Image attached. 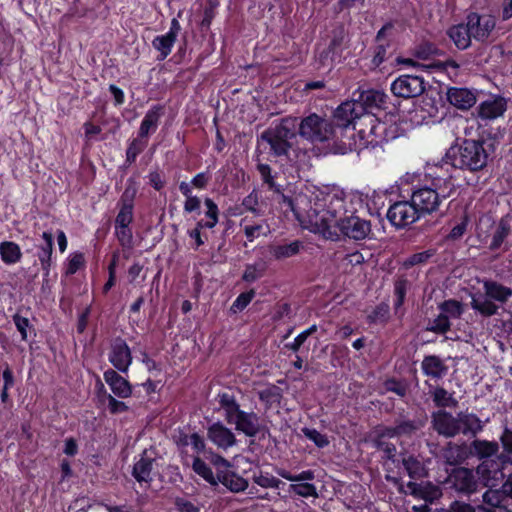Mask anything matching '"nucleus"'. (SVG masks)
<instances>
[{
  "label": "nucleus",
  "instance_id": "32",
  "mask_svg": "<svg viewBox=\"0 0 512 512\" xmlns=\"http://www.w3.org/2000/svg\"><path fill=\"white\" fill-rule=\"evenodd\" d=\"M499 452V444L496 441L474 439L470 444V453L479 460L489 461L492 456Z\"/></svg>",
  "mask_w": 512,
  "mask_h": 512
},
{
  "label": "nucleus",
  "instance_id": "44",
  "mask_svg": "<svg viewBox=\"0 0 512 512\" xmlns=\"http://www.w3.org/2000/svg\"><path fill=\"white\" fill-rule=\"evenodd\" d=\"M266 269V263L262 260L246 264L242 280L246 283H254L265 275Z\"/></svg>",
  "mask_w": 512,
  "mask_h": 512
},
{
  "label": "nucleus",
  "instance_id": "58",
  "mask_svg": "<svg viewBox=\"0 0 512 512\" xmlns=\"http://www.w3.org/2000/svg\"><path fill=\"white\" fill-rule=\"evenodd\" d=\"M302 432L304 436L312 441L318 448H325L329 445V439L327 435L322 434L315 428L304 427Z\"/></svg>",
  "mask_w": 512,
  "mask_h": 512
},
{
  "label": "nucleus",
  "instance_id": "18",
  "mask_svg": "<svg viewBox=\"0 0 512 512\" xmlns=\"http://www.w3.org/2000/svg\"><path fill=\"white\" fill-rule=\"evenodd\" d=\"M354 101L358 105L362 118L364 115L376 116L377 112L385 109L387 95L376 89L363 90Z\"/></svg>",
  "mask_w": 512,
  "mask_h": 512
},
{
  "label": "nucleus",
  "instance_id": "27",
  "mask_svg": "<svg viewBox=\"0 0 512 512\" xmlns=\"http://www.w3.org/2000/svg\"><path fill=\"white\" fill-rule=\"evenodd\" d=\"M42 239L44 240V244L37 247V257L41 265L43 276L47 278L50 275L53 265L54 237L50 231H44L42 233Z\"/></svg>",
  "mask_w": 512,
  "mask_h": 512
},
{
  "label": "nucleus",
  "instance_id": "6",
  "mask_svg": "<svg viewBox=\"0 0 512 512\" xmlns=\"http://www.w3.org/2000/svg\"><path fill=\"white\" fill-rule=\"evenodd\" d=\"M484 293L472 295L470 307L479 315L485 318L498 314L500 306L505 304L512 297V288L492 280L484 279L482 281Z\"/></svg>",
  "mask_w": 512,
  "mask_h": 512
},
{
  "label": "nucleus",
  "instance_id": "64",
  "mask_svg": "<svg viewBox=\"0 0 512 512\" xmlns=\"http://www.w3.org/2000/svg\"><path fill=\"white\" fill-rule=\"evenodd\" d=\"M389 314V307L387 304L381 303L377 305L373 311L367 316V321L370 324L377 323L379 321L384 322L387 320Z\"/></svg>",
  "mask_w": 512,
  "mask_h": 512
},
{
  "label": "nucleus",
  "instance_id": "37",
  "mask_svg": "<svg viewBox=\"0 0 512 512\" xmlns=\"http://www.w3.org/2000/svg\"><path fill=\"white\" fill-rule=\"evenodd\" d=\"M20 246L13 241H3L0 243V258L6 265L18 263L22 258Z\"/></svg>",
  "mask_w": 512,
  "mask_h": 512
},
{
  "label": "nucleus",
  "instance_id": "22",
  "mask_svg": "<svg viewBox=\"0 0 512 512\" xmlns=\"http://www.w3.org/2000/svg\"><path fill=\"white\" fill-rule=\"evenodd\" d=\"M447 101L459 110H469L477 101L476 93L466 87H449L446 92Z\"/></svg>",
  "mask_w": 512,
  "mask_h": 512
},
{
  "label": "nucleus",
  "instance_id": "61",
  "mask_svg": "<svg viewBox=\"0 0 512 512\" xmlns=\"http://www.w3.org/2000/svg\"><path fill=\"white\" fill-rule=\"evenodd\" d=\"M469 224V218L467 214H464L460 222H458L447 234L446 240L457 241L460 240L466 233Z\"/></svg>",
  "mask_w": 512,
  "mask_h": 512
},
{
  "label": "nucleus",
  "instance_id": "20",
  "mask_svg": "<svg viewBox=\"0 0 512 512\" xmlns=\"http://www.w3.org/2000/svg\"><path fill=\"white\" fill-rule=\"evenodd\" d=\"M214 464L217 466L221 465L225 468L224 470H217V479L218 482L224 485L227 489L238 493L244 491L248 487V481L245 478L228 469L230 467V463L224 457L217 455Z\"/></svg>",
  "mask_w": 512,
  "mask_h": 512
},
{
  "label": "nucleus",
  "instance_id": "11",
  "mask_svg": "<svg viewBox=\"0 0 512 512\" xmlns=\"http://www.w3.org/2000/svg\"><path fill=\"white\" fill-rule=\"evenodd\" d=\"M497 461H482V463L477 467V473L480 475L481 479L484 481L485 486L493 488L499 485V482H502L505 478V474L503 472L505 465H512V453L502 452L501 454H497Z\"/></svg>",
  "mask_w": 512,
  "mask_h": 512
},
{
  "label": "nucleus",
  "instance_id": "47",
  "mask_svg": "<svg viewBox=\"0 0 512 512\" xmlns=\"http://www.w3.org/2000/svg\"><path fill=\"white\" fill-rule=\"evenodd\" d=\"M204 205L206 207L205 210V227L206 229H213L219 222L220 210L216 202L210 198L205 197Z\"/></svg>",
  "mask_w": 512,
  "mask_h": 512
},
{
  "label": "nucleus",
  "instance_id": "2",
  "mask_svg": "<svg viewBox=\"0 0 512 512\" xmlns=\"http://www.w3.org/2000/svg\"><path fill=\"white\" fill-rule=\"evenodd\" d=\"M497 148L496 140L484 135L477 139L456 138L446 150L442 163L463 172L464 180L470 187L484 184L490 173V163L494 160Z\"/></svg>",
  "mask_w": 512,
  "mask_h": 512
},
{
  "label": "nucleus",
  "instance_id": "36",
  "mask_svg": "<svg viewBox=\"0 0 512 512\" xmlns=\"http://www.w3.org/2000/svg\"><path fill=\"white\" fill-rule=\"evenodd\" d=\"M99 390H98V399L100 403L108 402V410L110 414L116 415L120 413L127 412L129 410L128 405L120 400H117L111 394H109L103 383L99 382Z\"/></svg>",
  "mask_w": 512,
  "mask_h": 512
},
{
  "label": "nucleus",
  "instance_id": "48",
  "mask_svg": "<svg viewBox=\"0 0 512 512\" xmlns=\"http://www.w3.org/2000/svg\"><path fill=\"white\" fill-rule=\"evenodd\" d=\"M248 221L247 217H244L240 225L243 226V231L246 239L249 242H253L255 239L260 237L261 235L266 236L269 232L268 226L262 223L260 224H245Z\"/></svg>",
  "mask_w": 512,
  "mask_h": 512
},
{
  "label": "nucleus",
  "instance_id": "16",
  "mask_svg": "<svg viewBox=\"0 0 512 512\" xmlns=\"http://www.w3.org/2000/svg\"><path fill=\"white\" fill-rule=\"evenodd\" d=\"M465 23L469 28L471 37L480 43L486 42L496 27L494 16L480 15L477 12L468 13Z\"/></svg>",
  "mask_w": 512,
  "mask_h": 512
},
{
  "label": "nucleus",
  "instance_id": "49",
  "mask_svg": "<svg viewBox=\"0 0 512 512\" xmlns=\"http://www.w3.org/2000/svg\"><path fill=\"white\" fill-rule=\"evenodd\" d=\"M391 47L390 41L386 43H376V46L373 48V56L371 59L372 68H379L388 58L391 53L389 49Z\"/></svg>",
  "mask_w": 512,
  "mask_h": 512
},
{
  "label": "nucleus",
  "instance_id": "46",
  "mask_svg": "<svg viewBox=\"0 0 512 512\" xmlns=\"http://www.w3.org/2000/svg\"><path fill=\"white\" fill-rule=\"evenodd\" d=\"M192 469L210 485L215 486L218 484V479L214 476L212 469L199 456L193 459Z\"/></svg>",
  "mask_w": 512,
  "mask_h": 512
},
{
  "label": "nucleus",
  "instance_id": "25",
  "mask_svg": "<svg viewBox=\"0 0 512 512\" xmlns=\"http://www.w3.org/2000/svg\"><path fill=\"white\" fill-rule=\"evenodd\" d=\"M165 114V107L161 104L152 105L149 110L145 113L137 134L140 135L141 138H146L149 140L151 134L156 132L160 119Z\"/></svg>",
  "mask_w": 512,
  "mask_h": 512
},
{
  "label": "nucleus",
  "instance_id": "54",
  "mask_svg": "<svg viewBox=\"0 0 512 512\" xmlns=\"http://www.w3.org/2000/svg\"><path fill=\"white\" fill-rule=\"evenodd\" d=\"M442 314L448 315L449 319H457L463 313L462 303L455 299H448L438 305Z\"/></svg>",
  "mask_w": 512,
  "mask_h": 512
},
{
  "label": "nucleus",
  "instance_id": "9",
  "mask_svg": "<svg viewBox=\"0 0 512 512\" xmlns=\"http://www.w3.org/2000/svg\"><path fill=\"white\" fill-rule=\"evenodd\" d=\"M256 169L260 175L263 186H266L269 191H272L276 194H281L282 201L281 203L289 210L293 212L295 217L298 220H301L304 217V211L300 209L299 202L304 201V197L297 196L291 197L283 194V187L275 181L277 173L274 172L270 165L265 163H258L256 165Z\"/></svg>",
  "mask_w": 512,
  "mask_h": 512
},
{
  "label": "nucleus",
  "instance_id": "33",
  "mask_svg": "<svg viewBox=\"0 0 512 512\" xmlns=\"http://www.w3.org/2000/svg\"><path fill=\"white\" fill-rule=\"evenodd\" d=\"M304 249V243L294 240L289 243L275 244L270 247L272 257L277 260H285L298 255Z\"/></svg>",
  "mask_w": 512,
  "mask_h": 512
},
{
  "label": "nucleus",
  "instance_id": "45",
  "mask_svg": "<svg viewBox=\"0 0 512 512\" xmlns=\"http://www.w3.org/2000/svg\"><path fill=\"white\" fill-rule=\"evenodd\" d=\"M288 493L293 496H299L303 498H317L318 491L317 487L309 482L297 483L293 482L288 486Z\"/></svg>",
  "mask_w": 512,
  "mask_h": 512
},
{
  "label": "nucleus",
  "instance_id": "1",
  "mask_svg": "<svg viewBox=\"0 0 512 512\" xmlns=\"http://www.w3.org/2000/svg\"><path fill=\"white\" fill-rule=\"evenodd\" d=\"M365 211L361 195L343 189L318 190L306 216L312 226L331 240L342 236L356 243L373 238L372 224L362 217Z\"/></svg>",
  "mask_w": 512,
  "mask_h": 512
},
{
  "label": "nucleus",
  "instance_id": "31",
  "mask_svg": "<svg viewBox=\"0 0 512 512\" xmlns=\"http://www.w3.org/2000/svg\"><path fill=\"white\" fill-rule=\"evenodd\" d=\"M422 373L433 379H441L448 372V366L437 355L424 356L421 363Z\"/></svg>",
  "mask_w": 512,
  "mask_h": 512
},
{
  "label": "nucleus",
  "instance_id": "4",
  "mask_svg": "<svg viewBox=\"0 0 512 512\" xmlns=\"http://www.w3.org/2000/svg\"><path fill=\"white\" fill-rule=\"evenodd\" d=\"M215 400L219 405L218 410L223 411L226 422L235 425V430L239 433L254 438L267 431L261 416L254 411L242 410L233 393L219 392Z\"/></svg>",
  "mask_w": 512,
  "mask_h": 512
},
{
  "label": "nucleus",
  "instance_id": "28",
  "mask_svg": "<svg viewBox=\"0 0 512 512\" xmlns=\"http://www.w3.org/2000/svg\"><path fill=\"white\" fill-rule=\"evenodd\" d=\"M406 487L414 498L421 499L426 502L432 503L434 500H437L441 497L442 492L438 486L434 485L432 482H421L417 483L414 481H409L406 484Z\"/></svg>",
  "mask_w": 512,
  "mask_h": 512
},
{
  "label": "nucleus",
  "instance_id": "8",
  "mask_svg": "<svg viewBox=\"0 0 512 512\" xmlns=\"http://www.w3.org/2000/svg\"><path fill=\"white\" fill-rule=\"evenodd\" d=\"M299 135L310 142H330L335 152L336 134L333 123L316 113H310L301 119L299 123Z\"/></svg>",
  "mask_w": 512,
  "mask_h": 512
},
{
  "label": "nucleus",
  "instance_id": "41",
  "mask_svg": "<svg viewBox=\"0 0 512 512\" xmlns=\"http://www.w3.org/2000/svg\"><path fill=\"white\" fill-rule=\"evenodd\" d=\"M510 233L511 227L509 222L501 218L495 228V231L493 232L490 244L488 246L489 250L493 252L499 250Z\"/></svg>",
  "mask_w": 512,
  "mask_h": 512
},
{
  "label": "nucleus",
  "instance_id": "7",
  "mask_svg": "<svg viewBox=\"0 0 512 512\" xmlns=\"http://www.w3.org/2000/svg\"><path fill=\"white\" fill-rule=\"evenodd\" d=\"M361 120L362 122H358L359 127L355 130V148L352 149V152L383 148V145L388 142L384 135L386 124L380 122L374 115H364Z\"/></svg>",
  "mask_w": 512,
  "mask_h": 512
},
{
  "label": "nucleus",
  "instance_id": "52",
  "mask_svg": "<svg viewBox=\"0 0 512 512\" xmlns=\"http://www.w3.org/2000/svg\"><path fill=\"white\" fill-rule=\"evenodd\" d=\"M450 329L451 322L448 315L440 313L433 320H429L425 330L436 334H446Z\"/></svg>",
  "mask_w": 512,
  "mask_h": 512
},
{
  "label": "nucleus",
  "instance_id": "38",
  "mask_svg": "<svg viewBox=\"0 0 512 512\" xmlns=\"http://www.w3.org/2000/svg\"><path fill=\"white\" fill-rule=\"evenodd\" d=\"M176 39L168 34L157 35L152 40V47L158 52L157 61H164L172 52Z\"/></svg>",
  "mask_w": 512,
  "mask_h": 512
},
{
  "label": "nucleus",
  "instance_id": "13",
  "mask_svg": "<svg viewBox=\"0 0 512 512\" xmlns=\"http://www.w3.org/2000/svg\"><path fill=\"white\" fill-rule=\"evenodd\" d=\"M137 194V188L132 178L128 179L125 190L117 202L118 212L114 219V226H131L134 221V201Z\"/></svg>",
  "mask_w": 512,
  "mask_h": 512
},
{
  "label": "nucleus",
  "instance_id": "17",
  "mask_svg": "<svg viewBox=\"0 0 512 512\" xmlns=\"http://www.w3.org/2000/svg\"><path fill=\"white\" fill-rule=\"evenodd\" d=\"M108 360L121 373H127L132 364L133 356L126 340L120 336L112 339Z\"/></svg>",
  "mask_w": 512,
  "mask_h": 512
},
{
  "label": "nucleus",
  "instance_id": "21",
  "mask_svg": "<svg viewBox=\"0 0 512 512\" xmlns=\"http://www.w3.org/2000/svg\"><path fill=\"white\" fill-rule=\"evenodd\" d=\"M207 438L218 448L227 450L237 442L235 434L222 422L217 421L207 428Z\"/></svg>",
  "mask_w": 512,
  "mask_h": 512
},
{
  "label": "nucleus",
  "instance_id": "40",
  "mask_svg": "<svg viewBox=\"0 0 512 512\" xmlns=\"http://www.w3.org/2000/svg\"><path fill=\"white\" fill-rule=\"evenodd\" d=\"M436 254V248H429L421 252L413 253L403 260L402 268L409 270L415 266L427 265L436 256Z\"/></svg>",
  "mask_w": 512,
  "mask_h": 512
},
{
  "label": "nucleus",
  "instance_id": "23",
  "mask_svg": "<svg viewBox=\"0 0 512 512\" xmlns=\"http://www.w3.org/2000/svg\"><path fill=\"white\" fill-rule=\"evenodd\" d=\"M426 423L425 418L410 419L407 417L405 410L394 419V426L397 434V438H411L420 431Z\"/></svg>",
  "mask_w": 512,
  "mask_h": 512
},
{
  "label": "nucleus",
  "instance_id": "29",
  "mask_svg": "<svg viewBox=\"0 0 512 512\" xmlns=\"http://www.w3.org/2000/svg\"><path fill=\"white\" fill-rule=\"evenodd\" d=\"M458 426L460 428V434L468 437H476L479 433L484 430L485 422H483L476 414L470 412H459L457 413Z\"/></svg>",
  "mask_w": 512,
  "mask_h": 512
},
{
  "label": "nucleus",
  "instance_id": "19",
  "mask_svg": "<svg viewBox=\"0 0 512 512\" xmlns=\"http://www.w3.org/2000/svg\"><path fill=\"white\" fill-rule=\"evenodd\" d=\"M458 417L445 409H439L431 414L432 429L444 438H454L460 434Z\"/></svg>",
  "mask_w": 512,
  "mask_h": 512
},
{
  "label": "nucleus",
  "instance_id": "5",
  "mask_svg": "<svg viewBox=\"0 0 512 512\" xmlns=\"http://www.w3.org/2000/svg\"><path fill=\"white\" fill-rule=\"evenodd\" d=\"M362 116L354 99L342 102L333 112L330 122L336 134L335 153L347 154L355 148V130Z\"/></svg>",
  "mask_w": 512,
  "mask_h": 512
},
{
  "label": "nucleus",
  "instance_id": "30",
  "mask_svg": "<svg viewBox=\"0 0 512 512\" xmlns=\"http://www.w3.org/2000/svg\"><path fill=\"white\" fill-rule=\"evenodd\" d=\"M154 462L155 459L148 457L146 450L139 455V459L135 461L132 469V476L139 484H151Z\"/></svg>",
  "mask_w": 512,
  "mask_h": 512
},
{
  "label": "nucleus",
  "instance_id": "55",
  "mask_svg": "<svg viewBox=\"0 0 512 512\" xmlns=\"http://www.w3.org/2000/svg\"><path fill=\"white\" fill-rule=\"evenodd\" d=\"M86 264L84 254L82 252H74L67 259L65 267V275L72 276L76 274Z\"/></svg>",
  "mask_w": 512,
  "mask_h": 512
},
{
  "label": "nucleus",
  "instance_id": "3",
  "mask_svg": "<svg viewBox=\"0 0 512 512\" xmlns=\"http://www.w3.org/2000/svg\"><path fill=\"white\" fill-rule=\"evenodd\" d=\"M456 191L451 169L437 163L426 168L423 183L413 186L410 199L422 217L436 212Z\"/></svg>",
  "mask_w": 512,
  "mask_h": 512
},
{
  "label": "nucleus",
  "instance_id": "43",
  "mask_svg": "<svg viewBox=\"0 0 512 512\" xmlns=\"http://www.w3.org/2000/svg\"><path fill=\"white\" fill-rule=\"evenodd\" d=\"M432 399L436 407L440 409L444 408H455L458 404L456 398H454L453 394L448 393V391L443 387H436L432 392Z\"/></svg>",
  "mask_w": 512,
  "mask_h": 512
},
{
  "label": "nucleus",
  "instance_id": "10",
  "mask_svg": "<svg viewBox=\"0 0 512 512\" xmlns=\"http://www.w3.org/2000/svg\"><path fill=\"white\" fill-rule=\"evenodd\" d=\"M387 220L396 229H405L418 221L422 216L412 200L396 201L390 205L386 213Z\"/></svg>",
  "mask_w": 512,
  "mask_h": 512
},
{
  "label": "nucleus",
  "instance_id": "26",
  "mask_svg": "<svg viewBox=\"0 0 512 512\" xmlns=\"http://www.w3.org/2000/svg\"><path fill=\"white\" fill-rule=\"evenodd\" d=\"M103 378L115 396L124 399L132 395L130 382L122 377L116 370L111 368L107 369L103 373Z\"/></svg>",
  "mask_w": 512,
  "mask_h": 512
},
{
  "label": "nucleus",
  "instance_id": "39",
  "mask_svg": "<svg viewBox=\"0 0 512 512\" xmlns=\"http://www.w3.org/2000/svg\"><path fill=\"white\" fill-rule=\"evenodd\" d=\"M148 139L141 138L139 134L128 142L126 149L124 166L128 167L134 164L137 157L146 149L148 145Z\"/></svg>",
  "mask_w": 512,
  "mask_h": 512
},
{
  "label": "nucleus",
  "instance_id": "63",
  "mask_svg": "<svg viewBox=\"0 0 512 512\" xmlns=\"http://www.w3.org/2000/svg\"><path fill=\"white\" fill-rule=\"evenodd\" d=\"M13 322L21 335L22 341H27L28 339V329L34 331V327L30 324V321L27 317L21 316L19 313H16L12 317Z\"/></svg>",
  "mask_w": 512,
  "mask_h": 512
},
{
  "label": "nucleus",
  "instance_id": "51",
  "mask_svg": "<svg viewBox=\"0 0 512 512\" xmlns=\"http://www.w3.org/2000/svg\"><path fill=\"white\" fill-rule=\"evenodd\" d=\"M256 295L255 289L251 288L247 291L240 293L237 298L233 301L230 312L232 314H238L244 311L248 305L252 302Z\"/></svg>",
  "mask_w": 512,
  "mask_h": 512
},
{
  "label": "nucleus",
  "instance_id": "53",
  "mask_svg": "<svg viewBox=\"0 0 512 512\" xmlns=\"http://www.w3.org/2000/svg\"><path fill=\"white\" fill-rule=\"evenodd\" d=\"M383 386L387 392H392L403 398L407 395L409 385L404 379H397L395 377L387 378Z\"/></svg>",
  "mask_w": 512,
  "mask_h": 512
},
{
  "label": "nucleus",
  "instance_id": "50",
  "mask_svg": "<svg viewBox=\"0 0 512 512\" xmlns=\"http://www.w3.org/2000/svg\"><path fill=\"white\" fill-rule=\"evenodd\" d=\"M344 40L345 34L343 29L334 31L326 51V56L331 55V60H335L336 57H341Z\"/></svg>",
  "mask_w": 512,
  "mask_h": 512
},
{
  "label": "nucleus",
  "instance_id": "42",
  "mask_svg": "<svg viewBox=\"0 0 512 512\" xmlns=\"http://www.w3.org/2000/svg\"><path fill=\"white\" fill-rule=\"evenodd\" d=\"M402 465L411 479H421L427 476L424 464L414 455H408L402 459Z\"/></svg>",
  "mask_w": 512,
  "mask_h": 512
},
{
  "label": "nucleus",
  "instance_id": "12",
  "mask_svg": "<svg viewBox=\"0 0 512 512\" xmlns=\"http://www.w3.org/2000/svg\"><path fill=\"white\" fill-rule=\"evenodd\" d=\"M426 85L423 76L402 74L393 80L390 90L398 98L410 99L422 95Z\"/></svg>",
  "mask_w": 512,
  "mask_h": 512
},
{
  "label": "nucleus",
  "instance_id": "24",
  "mask_svg": "<svg viewBox=\"0 0 512 512\" xmlns=\"http://www.w3.org/2000/svg\"><path fill=\"white\" fill-rule=\"evenodd\" d=\"M507 110V100L500 96L482 101L477 106V115L482 120H493L503 116Z\"/></svg>",
  "mask_w": 512,
  "mask_h": 512
},
{
  "label": "nucleus",
  "instance_id": "62",
  "mask_svg": "<svg viewBox=\"0 0 512 512\" xmlns=\"http://www.w3.org/2000/svg\"><path fill=\"white\" fill-rule=\"evenodd\" d=\"M254 482L262 488H276L279 489L285 485L283 481L274 477L269 473H261L254 477Z\"/></svg>",
  "mask_w": 512,
  "mask_h": 512
},
{
  "label": "nucleus",
  "instance_id": "56",
  "mask_svg": "<svg viewBox=\"0 0 512 512\" xmlns=\"http://www.w3.org/2000/svg\"><path fill=\"white\" fill-rule=\"evenodd\" d=\"M241 206L245 211L251 212L255 216H259L261 214V209L259 208L258 191L253 189L247 196H245L242 200Z\"/></svg>",
  "mask_w": 512,
  "mask_h": 512
},
{
  "label": "nucleus",
  "instance_id": "35",
  "mask_svg": "<svg viewBox=\"0 0 512 512\" xmlns=\"http://www.w3.org/2000/svg\"><path fill=\"white\" fill-rule=\"evenodd\" d=\"M114 234L123 249V256L128 259L130 251L134 248L133 231L131 226H114Z\"/></svg>",
  "mask_w": 512,
  "mask_h": 512
},
{
  "label": "nucleus",
  "instance_id": "34",
  "mask_svg": "<svg viewBox=\"0 0 512 512\" xmlns=\"http://www.w3.org/2000/svg\"><path fill=\"white\" fill-rule=\"evenodd\" d=\"M446 33L457 49L466 50L471 46L472 37L466 23L452 25Z\"/></svg>",
  "mask_w": 512,
  "mask_h": 512
},
{
  "label": "nucleus",
  "instance_id": "57",
  "mask_svg": "<svg viewBox=\"0 0 512 512\" xmlns=\"http://www.w3.org/2000/svg\"><path fill=\"white\" fill-rule=\"evenodd\" d=\"M260 401L272 405L280 401L282 397L281 389L276 385H270L259 392Z\"/></svg>",
  "mask_w": 512,
  "mask_h": 512
},
{
  "label": "nucleus",
  "instance_id": "14",
  "mask_svg": "<svg viewBox=\"0 0 512 512\" xmlns=\"http://www.w3.org/2000/svg\"><path fill=\"white\" fill-rule=\"evenodd\" d=\"M294 133L285 125L280 124L275 129H267L261 134V139L270 145L271 152L276 157L286 156L291 148L289 139Z\"/></svg>",
  "mask_w": 512,
  "mask_h": 512
},
{
  "label": "nucleus",
  "instance_id": "15",
  "mask_svg": "<svg viewBox=\"0 0 512 512\" xmlns=\"http://www.w3.org/2000/svg\"><path fill=\"white\" fill-rule=\"evenodd\" d=\"M446 484L461 495H471L477 491L478 481L473 471L466 467H454L448 473Z\"/></svg>",
  "mask_w": 512,
  "mask_h": 512
},
{
  "label": "nucleus",
  "instance_id": "59",
  "mask_svg": "<svg viewBox=\"0 0 512 512\" xmlns=\"http://www.w3.org/2000/svg\"><path fill=\"white\" fill-rule=\"evenodd\" d=\"M408 280L404 278L397 279L394 283V295H395V301H394V307L395 309L400 308L406 298V293L408 289Z\"/></svg>",
  "mask_w": 512,
  "mask_h": 512
},
{
  "label": "nucleus",
  "instance_id": "60",
  "mask_svg": "<svg viewBox=\"0 0 512 512\" xmlns=\"http://www.w3.org/2000/svg\"><path fill=\"white\" fill-rule=\"evenodd\" d=\"M279 475L290 481V482H297V483H302V482H305V481H312L315 479V472L313 470H303L301 471L300 473H297V474H293L289 471H286V470H282L281 472H279Z\"/></svg>",
  "mask_w": 512,
  "mask_h": 512
}]
</instances>
